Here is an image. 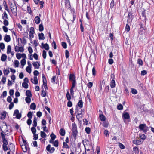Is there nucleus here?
Masks as SVG:
<instances>
[{
  "mask_svg": "<svg viewBox=\"0 0 154 154\" xmlns=\"http://www.w3.org/2000/svg\"><path fill=\"white\" fill-rule=\"evenodd\" d=\"M139 128L140 130L143 131L145 133H146L148 129V127L145 124H140L139 125Z\"/></svg>",
  "mask_w": 154,
  "mask_h": 154,
  "instance_id": "1",
  "label": "nucleus"
},
{
  "mask_svg": "<svg viewBox=\"0 0 154 154\" xmlns=\"http://www.w3.org/2000/svg\"><path fill=\"white\" fill-rule=\"evenodd\" d=\"M10 7L13 14L15 16L17 15V8L15 3L13 5Z\"/></svg>",
  "mask_w": 154,
  "mask_h": 154,
  "instance_id": "2",
  "label": "nucleus"
},
{
  "mask_svg": "<svg viewBox=\"0 0 154 154\" xmlns=\"http://www.w3.org/2000/svg\"><path fill=\"white\" fill-rule=\"evenodd\" d=\"M1 134L3 140V145H7L8 144V140L5 139L4 134L2 132H1Z\"/></svg>",
  "mask_w": 154,
  "mask_h": 154,
  "instance_id": "3",
  "label": "nucleus"
},
{
  "mask_svg": "<svg viewBox=\"0 0 154 154\" xmlns=\"http://www.w3.org/2000/svg\"><path fill=\"white\" fill-rule=\"evenodd\" d=\"M14 49L15 51L17 52L19 51L23 52L24 51L23 47L22 46L19 47L17 46H16L15 47Z\"/></svg>",
  "mask_w": 154,
  "mask_h": 154,
  "instance_id": "4",
  "label": "nucleus"
},
{
  "mask_svg": "<svg viewBox=\"0 0 154 154\" xmlns=\"http://www.w3.org/2000/svg\"><path fill=\"white\" fill-rule=\"evenodd\" d=\"M51 148V145H48L46 147V149L48 152H50L51 153H53L55 151V148L54 147Z\"/></svg>",
  "mask_w": 154,
  "mask_h": 154,
  "instance_id": "5",
  "label": "nucleus"
},
{
  "mask_svg": "<svg viewBox=\"0 0 154 154\" xmlns=\"http://www.w3.org/2000/svg\"><path fill=\"white\" fill-rule=\"evenodd\" d=\"M143 142V140H142L141 139L138 140H134L133 141V143L137 145H140Z\"/></svg>",
  "mask_w": 154,
  "mask_h": 154,
  "instance_id": "6",
  "label": "nucleus"
},
{
  "mask_svg": "<svg viewBox=\"0 0 154 154\" xmlns=\"http://www.w3.org/2000/svg\"><path fill=\"white\" fill-rule=\"evenodd\" d=\"M9 150L11 152H14L15 149V146L12 143H10L9 145Z\"/></svg>",
  "mask_w": 154,
  "mask_h": 154,
  "instance_id": "7",
  "label": "nucleus"
},
{
  "mask_svg": "<svg viewBox=\"0 0 154 154\" xmlns=\"http://www.w3.org/2000/svg\"><path fill=\"white\" fill-rule=\"evenodd\" d=\"M78 134L77 129H72V134L75 139Z\"/></svg>",
  "mask_w": 154,
  "mask_h": 154,
  "instance_id": "8",
  "label": "nucleus"
},
{
  "mask_svg": "<svg viewBox=\"0 0 154 154\" xmlns=\"http://www.w3.org/2000/svg\"><path fill=\"white\" fill-rule=\"evenodd\" d=\"M31 81L32 83L37 85L38 84V79L37 76H34V79L31 78Z\"/></svg>",
  "mask_w": 154,
  "mask_h": 154,
  "instance_id": "9",
  "label": "nucleus"
},
{
  "mask_svg": "<svg viewBox=\"0 0 154 154\" xmlns=\"http://www.w3.org/2000/svg\"><path fill=\"white\" fill-rule=\"evenodd\" d=\"M80 109H79L77 107H76L75 109V113L77 114L78 115H81V118H82V114L81 111H79V110H80ZM81 111L82 109H81Z\"/></svg>",
  "mask_w": 154,
  "mask_h": 154,
  "instance_id": "10",
  "label": "nucleus"
},
{
  "mask_svg": "<svg viewBox=\"0 0 154 154\" xmlns=\"http://www.w3.org/2000/svg\"><path fill=\"white\" fill-rule=\"evenodd\" d=\"M32 64L34 67H35V69H38L40 66V64L37 61L33 62L32 63Z\"/></svg>",
  "mask_w": 154,
  "mask_h": 154,
  "instance_id": "11",
  "label": "nucleus"
},
{
  "mask_svg": "<svg viewBox=\"0 0 154 154\" xmlns=\"http://www.w3.org/2000/svg\"><path fill=\"white\" fill-rule=\"evenodd\" d=\"M42 46V48H44L46 50H48L49 49V45L47 43L44 44L43 43L41 44Z\"/></svg>",
  "mask_w": 154,
  "mask_h": 154,
  "instance_id": "12",
  "label": "nucleus"
},
{
  "mask_svg": "<svg viewBox=\"0 0 154 154\" xmlns=\"http://www.w3.org/2000/svg\"><path fill=\"white\" fill-rule=\"evenodd\" d=\"M69 81H73V80H75V76L73 74H70L69 75Z\"/></svg>",
  "mask_w": 154,
  "mask_h": 154,
  "instance_id": "13",
  "label": "nucleus"
},
{
  "mask_svg": "<svg viewBox=\"0 0 154 154\" xmlns=\"http://www.w3.org/2000/svg\"><path fill=\"white\" fill-rule=\"evenodd\" d=\"M116 84L115 80L112 79L110 82V87L112 88H113L116 86Z\"/></svg>",
  "mask_w": 154,
  "mask_h": 154,
  "instance_id": "14",
  "label": "nucleus"
},
{
  "mask_svg": "<svg viewBox=\"0 0 154 154\" xmlns=\"http://www.w3.org/2000/svg\"><path fill=\"white\" fill-rule=\"evenodd\" d=\"M34 20L35 23L38 24L40 23L41 20L39 17L37 16L35 17Z\"/></svg>",
  "mask_w": 154,
  "mask_h": 154,
  "instance_id": "15",
  "label": "nucleus"
},
{
  "mask_svg": "<svg viewBox=\"0 0 154 154\" xmlns=\"http://www.w3.org/2000/svg\"><path fill=\"white\" fill-rule=\"evenodd\" d=\"M4 40L7 42H8L11 40V38L9 35H5L4 38Z\"/></svg>",
  "mask_w": 154,
  "mask_h": 154,
  "instance_id": "16",
  "label": "nucleus"
},
{
  "mask_svg": "<svg viewBox=\"0 0 154 154\" xmlns=\"http://www.w3.org/2000/svg\"><path fill=\"white\" fill-rule=\"evenodd\" d=\"M60 134L62 136H64L65 134V131L63 128L60 129L59 131Z\"/></svg>",
  "mask_w": 154,
  "mask_h": 154,
  "instance_id": "17",
  "label": "nucleus"
},
{
  "mask_svg": "<svg viewBox=\"0 0 154 154\" xmlns=\"http://www.w3.org/2000/svg\"><path fill=\"white\" fill-rule=\"evenodd\" d=\"M39 39L41 40H44L45 39L44 35L43 33H39L38 35Z\"/></svg>",
  "mask_w": 154,
  "mask_h": 154,
  "instance_id": "18",
  "label": "nucleus"
},
{
  "mask_svg": "<svg viewBox=\"0 0 154 154\" xmlns=\"http://www.w3.org/2000/svg\"><path fill=\"white\" fill-rule=\"evenodd\" d=\"M7 58V56L5 54H3L1 57V60L2 61H5Z\"/></svg>",
  "mask_w": 154,
  "mask_h": 154,
  "instance_id": "19",
  "label": "nucleus"
},
{
  "mask_svg": "<svg viewBox=\"0 0 154 154\" xmlns=\"http://www.w3.org/2000/svg\"><path fill=\"white\" fill-rule=\"evenodd\" d=\"M123 117H124V119H128L130 118L129 115L127 112H125V113H123Z\"/></svg>",
  "mask_w": 154,
  "mask_h": 154,
  "instance_id": "20",
  "label": "nucleus"
},
{
  "mask_svg": "<svg viewBox=\"0 0 154 154\" xmlns=\"http://www.w3.org/2000/svg\"><path fill=\"white\" fill-rule=\"evenodd\" d=\"M99 118L101 121H104L106 120V117L103 114H100L99 115Z\"/></svg>",
  "mask_w": 154,
  "mask_h": 154,
  "instance_id": "21",
  "label": "nucleus"
},
{
  "mask_svg": "<svg viewBox=\"0 0 154 154\" xmlns=\"http://www.w3.org/2000/svg\"><path fill=\"white\" fill-rule=\"evenodd\" d=\"M2 18L3 20L8 19V15L5 11L2 14Z\"/></svg>",
  "mask_w": 154,
  "mask_h": 154,
  "instance_id": "22",
  "label": "nucleus"
},
{
  "mask_svg": "<svg viewBox=\"0 0 154 154\" xmlns=\"http://www.w3.org/2000/svg\"><path fill=\"white\" fill-rule=\"evenodd\" d=\"M26 94L27 97H31L32 96L31 92L29 90H27Z\"/></svg>",
  "mask_w": 154,
  "mask_h": 154,
  "instance_id": "23",
  "label": "nucleus"
},
{
  "mask_svg": "<svg viewBox=\"0 0 154 154\" xmlns=\"http://www.w3.org/2000/svg\"><path fill=\"white\" fill-rule=\"evenodd\" d=\"M83 103L82 100H80L78 102L77 106L80 108H82L83 107Z\"/></svg>",
  "mask_w": 154,
  "mask_h": 154,
  "instance_id": "24",
  "label": "nucleus"
},
{
  "mask_svg": "<svg viewBox=\"0 0 154 154\" xmlns=\"http://www.w3.org/2000/svg\"><path fill=\"white\" fill-rule=\"evenodd\" d=\"M37 119L35 116L34 118V120L33 122V127H36L37 125Z\"/></svg>",
  "mask_w": 154,
  "mask_h": 154,
  "instance_id": "25",
  "label": "nucleus"
},
{
  "mask_svg": "<svg viewBox=\"0 0 154 154\" xmlns=\"http://www.w3.org/2000/svg\"><path fill=\"white\" fill-rule=\"evenodd\" d=\"M30 108L33 110H35L36 109V105L35 103H32L30 106Z\"/></svg>",
  "mask_w": 154,
  "mask_h": 154,
  "instance_id": "26",
  "label": "nucleus"
},
{
  "mask_svg": "<svg viewBox=\"0 0 154 154\" xmlns=\"http://www.w3.org/2000/svg\"><path fill=\"white\" fill-rule=\"evenodd\" d=\"M65 7L66 8H70V6H71L70 2H65Z\"/></svg>",
  "mask_w": 154,
  "mask_h": 154,
  "instance_id": "27",
  "label": "nucleus"
},
{
  "mask_svg": "<svg viewBox=\"0 0 154 154\" xmlns=\"http://www.w3.org/2000/svg\"><path fill=\"white\" fill-rule=\"evenodd\" d=\"M42 79H43V85H46L47 84V81L45 77V75L43 74L42 75Z\"/></svg>",
  "mask_w": 154,
  "mask_h": 154,
  "instance_id": "28",
  "label": "nucleus"
},
{
  "mask_svg": "<svg viewBox=\"0 0 154 154\" xmlns=\"http://www.w3.org/2000/svg\"><path fill=\"white\" fill-rule=\"evenodd\" d=\"M134 152L135 153L138 154L139 153L138 149L137 147H134L133 148Z\"/></svg>",
  "mask_w": 154,
  "mask_h": 154,
  "instance_id": "29",
  "label": "nucleus"
},
{
  "mask_svg": "<svg viewBox=\"0 0 154 154\" xmlns=\"http://www.w3.org/2000/svg\"><path fill=\"white\" fill-rule=\"evenodd\" d=\"M137 63L139 65L142 66L143 65V61L140 58L138 59Z\"/></svg>",
  "mask_w": 154,
  "mask_h": 154,
  "instance_id": "30",
  "label": "nucleus"
},
{
  "mask_svg": "<svg viewBox=\"0 0 154 154\" xmlns=\"http://www.w3.org/2000/svg\"><path fill=\"white\" fill-rule=\"evenodd\" d=\"M22 86L26 89H27L28 87V85L27 83L23 82L22 84Z\"/></svg>",
  "mask_w": 154,
  "mask_h": 154,
  "instance_id": "31",
  "label": "nucleus"
},
{
  "mask_svg": "<svg viewBox=\"0 0 154 154\" xmlns=\"http://www.w3.org/2000/svg\"><path fill=\"white\" fill-rule=\"evenodd\" d=\"M44 30V27L43 24L41 23L39 25V30L40 31L42 32Z\"/></svg>",
  "mask_w": 154,
  "mask_h": 154,
  "instance_id": "32",
  "label": "nucleus"
},
{
  "mask_svg": "<svg viewBox=\"0 0 154 154\" xmlns=\"http://www.w3.org/2000/svg\"><path fill=\"white\" fill-rule=\"evenodd\" d=\"M30 97H26V98H25V100L26 102L29 104L30 103L31 101V99Z\"/></svg>",
  "mask_w": 154,
  "mask_h": 154,
  "instance_id": "33",
  "label": "nucleus"
},
{
  "mask_svg": "<svg viewBox=\"0 0 154 154\" xmlns=\"http://www.w3.org/2000/svg\"><path fill=\"white\" fill-rule=\"evenodd\" d=\"M66 97L67 98V100H70L71 99V97L68 91H67L66 94Z\"/></svg>",
  "mask_w": 154,
  "mask_h": 154,
  "instance_id": "34",
  "label": "nucleus"
},
{
  "mask_svg": "<svg viewBox=\"0 0 154 154\" xmlns=\"http://www.w3.org/2000/svg\"><path fill=\"white\" fill-rule=\"evenodd\" d=\"M32 67L27 66L26 68V71L29 73H30L31 72V68Z\"/></svg>",
  "mask_w": 154,
  "mask_h": 154,
  "instance_id": "35",
  "label": "nucleus"
},
{
  "mask_svg": "<svg viewBox=\"0 0 154 154\" xmlns=\"http://www.w3.org/2000/svg\"><path fill=\"white\" fill-rule=\"evenodd\" d=\"M40 133L41 136L42 138H44L46 137V134L44 131H41Z\"/></svg>",
  "mask_w": 154,
  "mask_h": 154,
  "instance_id": "36",
  "label": "nucleus"
},
{
  "mask_svg": "<svg viewBox=\"0 0 154 154\" xmlns=\"http://www.w3.org/2000/svg\"><path fill=\"white\" fill-rule=\"evenodd\" d=\"M11 51V47L10 45H8L7 47V53L9 54Z\"/></svg>",
  "mask_w": 154,
  "mask_h": 154,
  "instance_id": "37",
  "label": "nucleus"
},
{
  "mask_svg": "<svg viewBox=\"0 0 154 154\" xmlns=\"http://www.w3.org/2000/svg\"><path fill=\"white\" fill-rule=\"evenodd\" d=\"M35 127H32L31 128V131L32 132V133L34 134H35L36 132V128H35Z\"/></svg>",
  "mask_w": 154,
  "mask_h": 154,
  "instance_id": "38",
  "label": "nucleus"
},
{
  "mask_svg": "<svg viewBox=\"0 0 154 154\" xmlns=\"http://www.w3.org/2000/svg\"><path fill=\"white\" fill-rule=\"evenodd\" d=\"M23 143L24 145H22V147H26V146L28 145L27 143L25 140L23 139Z\"/></svg>",
  "mask_w": 154,
  "mask_h": 154,
  "instance_id": "39",
  "label": "nucleus"
},
{
  "mask_svg": "<svg viewBox=\"0 0 154 154\" xmlns=\"http://www.w3.org/2000/svg\"><path fill=\"white\" fill-rule=\"evenodd\" d=\"M27 117L29 119H31L32 117V113L31 112H29L27 115Z\"/></svg>",
  "mask_w": 154,
  "mask_h": 154,
  "instance_id": "40",
  "label": "nucleus"
},
{
  "mask_svg": "<svg viewBox=\"0 0 154 154\" xmlns=\"http://www.w3.org/2000/svg\"><path fill=\"white\" fill-rule=\"evenodd\" d=\"M2 147L4 151H6L9 150V148H8L7 145H3Z\"/></svg>",
  "mask_w": 154,
  "mask_h": 154,
  "instance_id": "41",
  "label": "nucleus"
},
{
  "mask_svg": "<svg viewBox=\"0 0 154 154\" xmlns=\"http://www.w3.org/2000/svg\"><path fill=\"white\" fill-rule=\"evenodd\" d=\"M22 65L24 66L26 63V60L25 59H22L20 62Z\"/></svg>",
  "mask_w": 154,
  "mask_h": 154,
  "instance_id": "42",
  "label": "nucleus"
},
{
  "mask_svg": "<svg viewBox=\"0 0 154 154\" xmlns=\"http://www.w3.org/2000/svg\"><path fill=\"white\" fill-rule=\"evenodd\" d=\"M29 33L30 34H34L35 33L34 28L33 27H31L30 28Z\"/></svg>",
  "mask_w": 154,
  "mask_h": 154,
  "instance_id": "43",
  "label": "nucleus"
},
{
  "mask_svg": "<svg viewBox=\"0 0 154 154\" xmlns=\"http://www.w3.org/2000/svg\"><path fill=\"white\" fill-rule=\"evenodd\" d=\"M46 93L45 92V91L44 90L43 88V90L41 92V96L43 97H45L46 96Z\"/></svg>",
  "mask_w": 154,
  "mask_h": 154,
  "instance_id": "44",
  "label": "nucleus"
},
{
  "mask_svg": "<svg viewBox=\"0 0 154 154\" xmlns=\"http://www.w3.org/2000/svg\"><path fill=\"white\" fill-rule=\"evenodd\" d=\"M42 55L44 59H45L46 57V51L44 50L42 51Z\"/></svg>",
  "mask_w": 154,
  "mask_h": 154,
  "instance_id": "45",
  "label": "nucleus"
},
{
  "mask_svg": "<svg viewBox=\"0 0 154 154\" xmlns=\"http://www.w3.org/2000/svg\"><path fill=\"white\" fill-rule=\"evenodd\" d=\"M53 145L56 147L58 146V140H56L53 143Z\"/></svg>",
  "mask_w": 154,
  "mask_h": 154,
  "instance_id": "46",
  "label": "nucleus"
},
{
  "mask_svg": "<svg viewBox=\"0 0 154 154\" xmlns=\"http://www.w3.org/2000/svg\"><path fill=\"white\" fill-rule=\"evenodd\" d=\"M10 72L9 70L5 69L3 71V73L5 75H7Z\"/></svg>",
  "mask_w": 154,
  "mask_h": 154,
  "instance_id": "47",
  "label": "nucleus"
},
{
  "mask_svg": "<svg viewBox=\"0 0 154 154\" xmlns=\"http://www.w3.org/2000/svg\"><path fill=\"white\" fill-rule=\"evenodd\" d=\"M61 45L62 47L64 49H66L67 48V44L64 42H62L61 43Z\"/></svg>",
  "mask_w": 154,
  "mask_h": 154,
  "instance_id": "48",
  "label": "nucleus"
},
{
  "mask_svg": "<svg viewBox=\"0 0 154 154\" xmlns=\"http://www.w3.org/2000/svg\"><path fill=\"white\" fill-rule=\"evenodd\" d=\"M76 81L75 80H73V81H72V85L71 87L72 88H74L75 86L76 85Z\"/></svg>",
  "mask_w": 154,
  "mask_h": 154,
  "instance_id": "49",
  "label": "nucleus"
},
{
  "mask_svg": "<svg viewBox=\"0 0 154 154\" xmlns=\"http://www.w3.org/2000/svg\"><path fill=\"white\" fill-rule=\"evenodd\" d=\"M3 24L5 26H7L9 24V22L6 19L4 20Z\"/></svg>",
  "mask_w": 154,
  "mask_h": 154,
  "instance_id": "50",
  "label": "nucleus"
},
{
  "mask_svg": "<svg viewBox=\"0 0 154 154\" xmlns=\"http://www.w3.org/2000/svg\"><path fill=\"white\" fill-rule=\"evenodd\" d=\"M140 137L141 138V139L143 140V141L146 139L145 135L144 134L140 135Z\"/></svg>",
  "mask_w": 154,
  "mask_h": 154,
  "instance_id": "51",
  "label": "nucleus"
},
{
  "mask_svg": "<svg viewBox=\"0 0 154 154\" xmlns=\"http://www.w3.org/2000/svg\"><path fill=\"white\" fill-rule=\"evenodd\" d=\"M50 137L52 140H54L56 137V136L53 133H52L50 135Z\"/></svg>",
  "mask_w": 154,
  "mask_h": 154,
  "instance_id": "52",
  "label": "nucleus"
},
{
  "mask_svg": "<svg viewBox=\"0 0 154 154\" xmlns=\"http://www.w3.org/2000/svg\"><path fill=\"white\" fill-rule=\"evenodd\" d=\"M117 109L119 110H122L123 109V106L121 104H119L117 106Z\"/></svg>",
  "mask_w": 154,
  "mask_h": 154,
  "instance_id": "53",
  "label": "nucleus"
},
{
  "mask_svg": "<svg viewBox=\"0 0 154 154\" xmlns=\"http://www.w3.org/2000/svg\"><path fill=\"white\" fill-rule=\"evenodd\" d=\"M90 128L89 127H86L85 129V131L86 133L88 134H89L90 133Z\"/></svg>",
  "mask_w": 154,
  "mask_h": 154,
  "instance_id": "54",
  "label": "nucleus"
},
{
  "mask_svg": "<svg viewBox=\"0 0 154 154\" xmlns=\"http://www.w3.org/2000/svg\"><path fill=\"white\" fill-rule=\"evenodd\" d=\"M22 39V41H21V43H23L24 45H25L27 43V41L26 39H25V37H23Z\"/></svg>",
  "mask_w": 154,
  "mask_h": 154,
  "instance_id": "55",
  "label": "nucleus"
},
{
  "mask_svg": "<svg viewBox=\"0 0 154 154\" xmlns=\"http://www.w3.org/2000/svg\"><path fill=\"white\" fill-rule=\"evenodd\" d=\"M65 56L66 58H68L69 56V52L68 50H66L65 51Z\"/></svg>",
  "mask_w": 154,
  "mask_h": 154,
  "instance_id": "56",
  "label": "nucleus"
},
{
  "mask_svg": "<svg viewBox=\"0 0 154 154\" xmlns=\"http://www.w3.org/2000/svg\"><path fill=\"white\" fill-rule=\"evenodd\" d=\"M131 92L133 94H137V92L136 90L135 89L131 88Z\"/></svg>",
  "mask_w": 154,
  "mask_h": 154,
  "instance_id": "57",
  "label": "nucleus"
},
{
  "mask_svg": "<svg viewBox=\"0 0 154 154\" xmlns=\"http://www.w3.org/2000/svg\"><path fill=\"white\" fill-rule=\"evenodd\" d=\"M0 48L2 49H4L5 48V45L3 43H0Z\"/></svg>",
  "mask_w": 154,
  "mask_h": 154,
  "instance_id": "58",
  "label": "nucleus"
},
{
  "mask_svg": "<svg viewBox=\"0 0 154 154\" xmlns=\"http://www.w3.org/2000/svg\"><path fill=\"white\" fill-rule=\"evenodd\" d=\"M114 5V0H112L110 4V7L111 8H113Z\"/></svg>",
  "mask_w": 154,
  "mask_h": 154,
  "instance_id": "59",
  "label": "nucleus"
},
{
  "mask_svg": "<svg viewBox=\"0 0 154 154\" xmlns=\"http://www.w3.org/2000/svg\"><path fill=\"white\" fill-rule=\"evenodd\" d=\"M67 105L68 107H71L72 106V102L70 100H68Z\"/></svg>",
  "mask_w": 154,
  "mask_h": 154,
  "instance_id": "60",
  "label": "nucleus"
},
{
  "mask_svg": "<svg viewBox=\"0 0 154 154\" xmlns=\"http://www.w3.org/2000/svg\"><path fill=\"white\" fill-rule=\"evenodd\" d=\"M3 5L5 9H7V8H8V6L7 5L6 2L5 1H3Z\"/></svg>",
  "mask_w": 154,
  "mask_h": 154,
  "instance_id": "61",
  "label": "nucleus"
},
{
  "mask_svg": "<svg viewBox=\"0 0 154 154\" xmlns=\"http://www.w3.org/2000/svg\"><path fill=\"white\" fill-rule=\"evenodd\" d=\"M126 30L127 32H129L130 30V27L128 24H126L125 27Z\"/></svg>",
  "mask_w": 154,
  "mask_h": 154,
  "instance_id": "62",
  "label": "nucleus"
},
{
  "mask_svg": "<svg viewBox=\"0 0 154 154\" xmlns=\"http://www.w3.org/2000/svg\"><path fill=\"white\" fill-rule=\"evenodd\" d=\"M6 77H3L2 78L1 81L3 82V84L5 83L6 81Z\"/></svg>",
  "mask_w": 154,
  "mask_h": 154,
  "instance_id": "63",
  "label": "nucleus"
},
{
  "mask_svg": "<svg viewBox=\"0 0 154 154\" xmlns=\"http://www.w3.org/2000/svg\"><path fill=\"white\" fill-rule=\"evenodd\" d=\"M33 74L35 76H36L39 74V73L38 72V71L36 70H35L34 71V72Z\"/></svg>",
  "mask_w": 154,
  "mask_h": 154,
  "instance_id": "64",
  "label": "nucleus"
}]
</instances>
